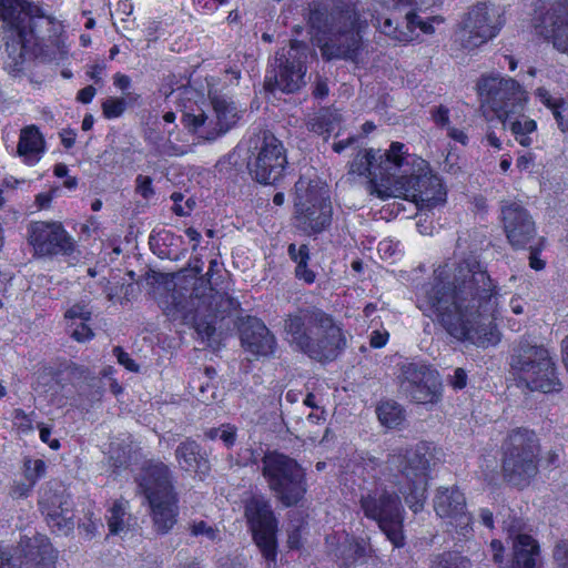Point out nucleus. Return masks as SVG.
I'll return each mask as SVG.
<instances>
[{
	"label": "nucleus",
	"mask_w": 568,
	"mask_h": 568,
	"mask_svg": "<svg viewBox=\"0 0 568 568\" xmlns=\"http://www.w3.org/2000/svg\"><path fill=\"white\" fill-rule=\"evenodd\" d=\"M434 509L445 519L446 530L456 541H464L473 536V516L467 511L464 493L457 487L437 489Z\"/></svg>",
	"instance_id": "4468645a"
},
{
	"label": "nucleus",
	"mask_w": 568,
	"mask_h": 568,
	"mask_svg": "<svg viewBox=\"0 0 568 568\" xmlns=\"http://www.w3.org/2000/svg\"><path fill=\"white\" fill-rule=\"evenodd\" d=\"M288 255L296 263V265L308 262L310 253L307 245L303 244L298 247L295 244H290L288 246Z\"/></svg>",
	"instance_id": "5fc2aeb1"
},
{
	"label": "nucleus",
	"mask_w": 568,
	"mask_h": 568,
	"mask_svg": "<svg viewBox=\"0 0 568 568\" xmlns=\"http://www.w3.org/2000/svg\"><path fill=\"white\" fill-rule=\"evenodd\" d=\"M296 276L304 280L306 283H313L315 280L314 273L307 268V262L296 265Z\"/></svg>",
	"instance_id": "338daca9"
},
{
	"label": "nucleus",
	"mask_w": 568,
	"mask_h": 568,
	"mask_svg": "<svg viewBox=\"0 0 568 568\" xmlns=\"http://www.w3.org/2000/svg\"><path fill=\"white\" fill-rule=\"evenodd\" d=\"M0 21L2 31L16 28L17 24H31V19L22 13L14 0H0Z\"/></svg>",
	"instance_id": "4c0bfd02"
},
{
	"label": "nucleus",
	"mask_w": 568,
	"mask_h": 568,
	"mask_svg": "<svg viewBox=\"0 0 568 568\" xmlns=\"http://www.w3.org/2000/svg\"><path fill=\"white\" fill-rule=\"evenodd\" d=\"M40 438L43 443L48 444L52 449H58L60 443L58 439H51V428L41 424L39 425Z\"/></svg>",
	"instance_id": "0e129e2a"
},
{
	"label": "nucleus",
	"mask_w": 568,
	"mask_h": 568,
	"mask_svg": "<svg viewBox=\"0 0 568 568\" xmlns=\"http://www.w3.org/2000/svg\"><path fill=\"white\" fill-rule=\"evenodd\" d=\"M257 465L268 489L284 507L296 506L307 491L305 469L288 455L276 450L265 453Z\"/></svg>",
	"instance_id": "423d86ee"
},
{
	"label": "nucleus",
	"mask_w": 568,
	"mask_h": 568,
	"mask_svg": "<svg viewBox=\"0 0 568 568\" xmlns=\"http://www.w3.org/2000/svg\"><path fill=\"white\" fill-rule=\"evenodd\" d=\"M552 557L557 568H568V540L564 539L555 545Z\"/></svg>",
	"instance_id": "09e8293b"
},
{
	"label": "nucleus",
	"mask_w": 568,
	"mask_h": 568,
	"mask_svg": "<svg viewBox=\"0 0 568 568\" xmlns=\"http://www.w3.org/2000/svg\"><path fill=\"white\" fill-rule=\"evenodd\" d=\"M355 164L353 162L348 163V171L345 175H343L339 181L336 183V187L341 191H352L354 185V174H355Z\"/></svg>",
	"instance_id": "13d9d810"
},
{
	"label": "nucleus",
	"mask_w": 568,
	"mask_h": 568,
	"mask_svg": "<svg viewBox=\"0 0 568 568\" xmlns=\"http://www.w3.org/2000/svg\"><path fill=\"white\" fill-rule=\"evenodd\" d=\"M27 241L37 257L71 256L77 250L74 239L59 221L31 222Z\"/></svg>",
	"instance_id": "2eb2a0df"
},
{
	"label": "nucleus",
	"mask_w": 568,
	"mask_h": 568,
	"mask_svg": "<svg viewBox=\"0 0 568 568\" xmlns=\"http://www.w3.org/2000/svg\"><path fill=\"white\" fill-rule=\"evenodd\" d=\"M190 532L194 537H204L210 541L220 540L219 529L204 520H194L190 524Z\"/></svg>",
	"instance_id": "a18cd8bd"
},
{
	"label": "nucleus",
	"mask_w": 568,
	"mask_h": 568,
	"mask_svg": "<svg viewBox=\"0 0 568 568\" xmlns=\"http://www.w3.org/2000/svg\"><path fill=\"white\" fill-rule=\"evenodd\" d=\"M172 132H169V139L163 144V153L169 156H180L189 153L191 151V146L189 144H175L171 141Z\"/></svg>",
	"instance_id": "3c124183"
},
{
	"label": "nucleus",
	"mask_w": 568,
	"mask_h": 568,
	"mask_svg": "<svg viewBox=\"0 0 568 568\" xmlns=\"http://www.w3.org/2000/svg\"><path fill=\"white\" fill-rule=\"evenodd\" d=\"M239 331L241 344L246 352L265 357L274 354L275 336L261 320L248 316L241 322Z\"/></svg>",
	"instance_id": "4be33fe9"
},
{
	"label": "nucleus",
	"mask_w": 568,
	"mask_h": 568,
	"mask_svg": "<svg viewBox=\"0 0 568 568\" xmlns=\"http://www.w3.org/2000/svg\"><path fill=\"white\" fill-rule=\"evenodd\" d=\"M477 92L499 121L516 111H524L528 100L527 92L511 78L481 77L477 83Z\"/></svg>",
	"instance_id": "f8f14e48"
},
{
	"label": "nucleus",
	"mask_w": 568,
	"mask_h": 568,
	"mask_svg": "<svg viewBox=\"0 0 568 568\" xmlns=\"http://www.w3.org/2000/svg\"><path fill=\"white\" fill-rule=\"evenodd\" d=\"M39 505L43 515L64 509L65 507H73L71 497L64 489H45L41 495Z\"/></svg>",
	"instance_id": "c9c22d12"
},
{
	"label": "nucleus",
	"mask_w": 568,
	"mask_h": 568,
	"mask_svg": "<svg viewBox=\"0 0 568 568\" xmlns=\"http://www.w3.org/2000/svg\"><path fill=\"white\" fill-rule=\"evenodd\" d=\"M17 152L29 164L39 162L44 152V139L36 125L21 130Z\"/></svg>",
	"instance_id": "7c9ffc66"
},
{
	"label": "nucleus",
	"mask_w": 568,
	"mask_h": 568,
	"mask_svg": "<svg viewBox=\"0 0 568 568\" xmlns=\"http://www.w3.org/2000/svg\"><path fill=\"white\" fill-rule=\"evenodd\" d=\"M400 389L417 404H435L442 397L439 375L429 366L407 363L398 375Z\"/></svg>",
	"instance_id": "a211bd4d"
},
{
	"label": "nucleus",
	"mask_w": 568,
	"mask_h": 568,
	"mask_svg": "<svg viewBox=\"0 0 568 568\" xmlns=\"http://www.w3.org/2000/svg\"><path fill=\"white\" fill-rule=\"evenodd\" d=\"M247 145V170L252 179L261 184L282 180L288 163L282 141L271 131L260 130L248 138Z\"/></svg>",
	"instance_id": "9d476101"
},
{
	"label": "nucleus",
	"mask_w": 568,
	"mask_h": 568,
	"mask_svg": "<svg viewBox=\"0 0 568 568\" xmlns=\"http://www.w3.org/2000/svg\"><path fill=\"white\" fill-rule=\"evenodd\" d=\"M134 480L146 501L176 495L170 467L159 459L145 460Z\"/></svg>",
	"instance_id": "6ab92c4d"
},
{
	"label": "nucleus",
	"mask_w": 568,
	"mask_h": 568,
	"mask_svg": "<svg viewBox=\"0 0 568 568\" xmlns=\"http://www.w3.org/2000/svg\"><path fill=\"white\" fill-rule=\"evenodd\" d=\"M295 209L296 226L308 235L320 233L331 224L332 204L321 206L297 203Z\"/></svg>",
	"instance_id": "393cba45"
},
{
	"label": "nucleus",
	"mask_w": 568,
	"mask_h": 568,
	"mask_svg": "<svg viewBox=\"0 0 568 568\" xmlns=\"http://www.w3.org/2000/svg\"><path fill=\"white\" fill-rule=\"evenodd\" d=\"M178 501V495L148 501L153 526L159 534L169 532L176 524Z\"/></svg>",
	"instance_id": "cd10ccee"
},
{
	"label": "nucleus",
	"mask_w": 568,
	"mask_h": 568,
	"mask_svg": "<svg viewBox=\"0 0 568 568\" xmlns=\"http://www.w3.org/2000/svg\"><path fill=\"white\" fill-rule=\"evenodd\" d=\"M504 129H509L515 140L523 146L531 145L532 135L537 131V123L535 120L524 114V111H516L515 114H509L507 119L500 121Z\"/></svg>",
	"instance_id": "473e14b6"
},
{
	"label": "nucleus",
	"mask_w": 568,
	"mask_h": 568,
	"mask_svg": "<svg viewBox=\"0 0 568 568\" xmlns=\"http://www.w3.org/2000/svg\"><path fill=\"white\" fill-rule=\"evenodd\" d=\"M430 114H432L433 121L438 126L444 128V126L448 125V123H449V110H448V108H446L444 105H439L437 108H434L430 111Z\"/></svg>",
	"instance_id": "bf43d9fd"
},
{
	"label": "nucleus",
	"mask_w": 568,
	"mask_h": 568,
	"mask_svg": "<svg viewBox=\"0 0 568 568\" xmlns=\"http://www.w3.org/2000/svg\"><path fill=\"white\" fill-rule=\"evenodd\" d=\"M130 515L128 514V501L115 500L106 516L109 531L112 535H120L129 529Z\"/></svg>",
	"instance_id": "e433bc0d"
},
{
	"label": "nucleus",
	"mask_w": 568,
	"mask_h": 568,
	"mask_svg": "<svg viewBox=\"0 0 568 568\" xmlns=\"http://www.w3.org/2000/svg\"><path fill=\"white\" fill-rule=\"evenodd\" d=\"M113 353L118 362L123 365L130 372H138L139 365L130 357V355L123 351L120 346L114 347Z\"/></svg>",
	"instance_id": "4d7b16f0"
},
{
	"label": "nucleus",
	"mask_w": 568,
	"mask_h": 568,
	"mask_svg": "<svg viewBox=\"0 0 568 568\" xmlns=\"http://www.w3.org/2000/svg\"><path fill=\"white\" fill-rule=\"evenodd\" d=\"M32 39L31 24H17L16 28H10L8 31H2V40L4 42V50L11 62L8 63L9 72L14 73L20 70L23 62V50L26 44Z\"/></svg>",
	"instance_id": "a878e982"
},
{
	"label": "nucleus",
	"mask_w": 568,
	"mask_h": 568,
	"mask_svg": "<svg viewBox=\"0 0 568 568\" xmlns=\"http://www.w3.org/2000/svg\"><path fill=\"white\" fill-rule=\"evenodd\" d=\"M33 469H31V462H28L27 464V478H36V481L44 474L45 471V464L41 459H37L33 463Z\"/></svg>",
	"instance_id": "e2e57ef3"
},
{
	"label": "nucleus",
	"mask_w": 568,
	"mask_h": 568,
	"mask_svg": "<svg viewBox=\"0 0 568 568\" xmlns=\"http://www.w3.org/2000/svg\"><path fill=\"white\" fill-rule=\"evenodd\" d=\"M36 484V478H27V481L23 483H14L11 487V496L13 498H23L29 495L33 485Z\"/></svg>",
	"instance_id": "6e6d98bb"
},
{
	"label": "nucleus",
	"mask_w": 568,
	"mask_h": 568,
	"mask_svg": "<svg viewBox=\"0 0 568 568\" xmlns=\"http://www.w3.org/2000/svg\"><path fill=\"white\" fill-rule=\"evenodd\" d=\"M244 516L256 546L270 566L276 559L277 530V520L270 499L262 494L250 496L244 500Z\"/></svg>",
	"instance_id": "ddd939ff"
},
{
	"label": "nucleus",
	"mask_w": 568,
	"mask_h": 568,
	"mask_svg": "<svg viewBox=\"0 0 568 568\" xmlns=\"http://www.w3.org/2000/svg\"><path fill=\"white\" fill-rule=\"evenodd\" d=\"M404 144L393 142L390 149L365 152L357 173L367 174L366 189L369 194L388 197L412 199L423 207L433 209L446 202V190L442 180L428 172L425 161L404 151Z\"/></svg>",
	"instance_id": "f03ea898"
},
{
	"label": "nucleus",
	"mask_w": 568,
	"mask_h": 568,
	"mask_svg": "<svg viewBox=\"0 0 568 568\" xmlns=\"http://www.w3.org/2000/svg\"><path fill=\"white\" fill-rule=\"evenodd\" d=\"M503 475L511 485L527 486L538 471L539 442L527 428L513 429L504 445Z\"/></svg>",
	"instance_id": "1a4fd4ad"
},
{
	"label": "nucleus",
	"mask_w": 568,
	"mask_h": 568,
	"mask_svg": "<svg viewBox=\"0 0 568 568\" xmlns=\"http://www.w3.org/2000/svg\"><path fill=\"white\" fill-rule=\"evenodd\" d=\"M341 120V114L336 110L323 108L307 116L306 128L318 135H325L338 126Z\"/></svg>",
	"instance_id": "72a5a7b5"
},
{
	"label": "nucleus",
	"mask_w": 568,
	"mask_h": 568,
	"mask_svg": "<svg viewBox=\"0 0 568 568\" xmlns=\"http://www.w3.org/2000/svg\"><path fill=\"white\" fill-rule=\"evenodd\" d=\"M131 459V447L124 440L112 442L109 448V462L114 468L125 467Z\"/></svg>",
	"instance_id": "37998d69"
},
{
	"label": "nucleus",
	"mask_w": 568,
	"mask_h": 568,
	"mask_svg": "<svg viewBox=\"0 0 568 568\" xmlns=\"http://www.w3.org/2000/svg\"><path fill=\"white\" fill-rule=\"evenodd\" d=\"M508 537L513 540V560L510 568H536L539 560V545L530 536L523 532L518 520L505 523Z\"/></svg>",
	"instance_id": "5701e85b"
},
{
	"label": "nucleus",
	"mask_w": 568,
	"mask_h": 568,
	"mask_svg": "<svg viewBox=\"0 0 568 568\" xmlns=\"http://www.w3.org/2000/svg\"><path fill=\"white\" fill-rule=\"evenodd\" d=\"M135 190L145 200L153 195L152 180L146 175H138L135 179Z\"/></svg>",
	"instance_id": "864d4df0"
},
{
	"label": "nucleus",
	"mask_w": 568,
	"mask_h": 568,
	"mask_svg": "<svg viewBox=\"0 0 568 568\" xmlns=\"http://www.w3.org/2000/svg\"><path fill=\"white\" fill-rule=\"evenodd\" d=\"M204 437L210 440L221 439L230 448L236 440V428L230 424H224L216 428L205 430Z\"/></svg>",
	"instance_id": "c03bdc74"
},
{
	"label": "nucleus",
	"mask_w": 568,
	"mask_h": 568,
	"mask_svg": "<svg viewBox=\"0 0 568 568\" xmlns=\"http://www.w3.org/2000/svg\"><path fill=\"white\" fill-rule=\"evenodd\" d=\"M497 296V286L486 268L475 257H468L452 272L446 266L438 267L417 306L453 338L486 348L500 341L495 323Z\"/></svg>",
	"instance_id": "f257e3e1"
},
{
	"label": "nucleus",
	"mask_w": 568,
	"mask_h": 568,
	"mask_svg": "<svg viewBox=\"0 0 568 568\" xmlns=\"http://www.w3.org/2000/svg\"><path fill=\"white\" fill-rule=\"evenodd\" d=\"M175 458L182 469L194 471L201 477L206 476L211 469L206 454L200 444L191 438H186L178 445Z\"/></svg>",
	"instance_id": "bb28decb"
},
{
	"label": "nucleus",
	"mask_w": 568,
	"mask_h": 568,
	"mask_svg": "<svg viewBox=\"0 0 568 568\" xmlns=\"http://www.w3.org/2000/svg\"><path fill=\"white\" fill-rule=\"evenodd\" d=\"M182 122L185 128L205 141H214L224 134L222 128L217 125L213 112L211 114L203 111H200L197 114L185 113Z\"/></svg>",
	"instance_id": "c756f323"
},
{
	"label": "nucleus",
	"mask_w": 568,
	"mask_h": 568,
	"mask_svg": "<svg viewBox=\"0 0 568 568\" xmlns=\"http://www.w3.org/2000/svg\"><path fill=\"white\" fill-rule=\"evenodd\" d=\"M126 103L122 98H108L102 103L103 115L106 119L119 118L123 114Z\"/></svg>",
	"instance_id": "49530a36"
},
{
	"label": "nucleus",
	"mask_w": 568,
	"mask_h": 568,
	"mask_svg": "<svg viewBox=\"0 0 568 568\" xmlns=\"http://www.w3.org/2000/svg\"><path fill=\"white\" fill-rule=\"evenodd\" d=\"M536 94L540 102L552 111L559 129L562 132H566V130H568V123L565 122L564 116L560 113V108L564 105V101L561 99L554 98L549 91L544 88L537 89Z\"/></svg>",
	"instance_id": "a19ab883"
},
{
	"label": "nucleus",
	"mask_w": 568,
	"mask_h": 568,
	"mask_svg": "<svg viewBox=\"0 0 568 568\" xmlns=\"http://www.w3.org/2000/svg\"><path fill=\"white\" fill-rule=\"evenodd\" d=\"M295 205L297 203L321 206H324V204H331L327 187L320 179L301 176L295 183Z\"/></svg>",
	"instance_id": "c85d7f7f"
},
{
	"label": "nucleus",
	"mask_w": 568,
	"mask_h": 568,
	"mask_svg": "<svg viewBox=\"0 0 568 568\" xmlns=\"http://www.w3.org/2000/svg\"><path fill=\"white\" fill-rule=\"evenodd\" d=\"M48 525L50 528L59 534L67 536L71 531H73L74 528V515H73V507L64 508L54 513H49L48 515H44Z\"/></svg>",
	"instance_id": "58836bf2"
},
{
	"label": "nucleus",
	"mask_w": 568,
	"mask_h": 568,
	"mask_svg": "<svg viewBox=\"0 0 568 568\" xmlns=\"http://www.w3.org/2000/svg\"><path fill=\"white\" fill-rule=\"evenodd\" d=\"M229 0H194V4L206 13H212L219 7L225 6Z\"/></svg>",
	"instance_id": "680f3d73"
},
{
	"label": "nucleus",
	"mask_w": 568,
	"mask_h": 568,
	"mask_svg": "<svg viewBox=\"0 0 568 568\" xmlns=\"http://www.w3.org/2000/svg\"><path fill=\"white\" fill-rule=\"evenodd\" d=\"M220 271L221 264L212 260L205 274L207 292L192 294L187 300H174L165 310L166 316L172 321L192 325L203 341H210L214 335L217 317L224 318L240 306L235 298L214 287L216 283L213 282V276Z\"/></svg>",
	"instance_id": "20e7f679"
},
{
	"label": "nucleus",
	"mask_w": 568,
	"mask_h": 568,
	"mask_svg": "<svg viewBox=\"0 0 568 568\" xmlns=\"http://www.w3.org/2000/svg\"><path fill=\"white\" fill-rule=\"evenodd\" d=\"M516 385L524 392L555 393L561 389L555 363L548 351L528 342H520L510 361Z\"/></svg>",
	"instance_id": "0eeeda50"
},
{
	"label": "nucleus",
	"mask_w": 568,
	"mask_h": 568,
	"mask_svg": "<svg viewBox=\"0 0 568 568\" xmlns=\"http://www.w3.org/2000/svg\"><path fill=\"white\" fill-rule=\"evenodd\" d=\"M417 23L415 11L407 12L402 21L397 18H385L379 23L381 31L388 38L407 43L417 39L418 33H414L413 24Z\"/></svg>",
	"instance_id": "2f4dec72"
},
{
	"label": "nucleus",
	"mask_w": 568,
	"mask_h": 568,
	"mask_svg": "<svg viewBox=\"0 0 568 568\" xmlns=\"http://www.w3.org/2000/svg\"><path fill=\"white\" fill-rule=\"evenodd\" d=\"M23 555L19 547L17 548V556L8 548L0 547V568H22Z\"/></svg>",
	"instance_id": "de8ad7c7"
},
{
	"label": "nucleus",
	"mask_w": 568,
	"mask_h": 568,
	"mask_svg": "<svg viewBox=\"0 0 568 568\" xmlns=\"http://www.w3.org/2000/svg\"><path fill=\"white\" fill-rule=\"evenodd\" d=\"M213 113L217 121V125L226 133L237 121V109L233 102H229L223 98H214L212 100Z\"/></svg>",
	"instance_id": "f704fd0d"
},
{
	"label": "nucleus",
	"mask_w": 568,
	"mask_h": 568,
	"mask_svg": "<svg viewBox=\"0 0 568 568\" xmlns=\"http://www.w3.org/2000/svg\"><path fill=\"white\" fill-rule=\"evenodd\" d=\"M504 20L499 8L486 2L473 6L462 20L460 43L467 50H473L499 32Z\"/></svg>",
	"instance_id": "f3484780"
},
{
	"label": "nucleus",
	"mask_w": 568,
	"mask_h": 568,
	"mask_svg": "<svg viewBox=\"0 0 568 568\" xmlns=\"http://www.w3.org/2000/svg\"><path fill=\"white\" fill-rule=\"evenodd\" d=\"M376 414L382 423L387 428H396L405 420V413L403 408L395 402L382 403L376 408Z\"/></svg>",
	"instance_id": "ea45409f"
},
{
	"label": "nucleus",
	"mask_w": 568,
	"mask_h": 568,
	"mask_svg": "<svg viewBox=\"0 0 568 568\" xmlns=\"http://www.w3.org/2000/svg\"><path fill=\"white\" fill-rule=\"evenodd\" d=\"M26 568H55V557L48 539L42 535L24 537L19 541Z\"/></svg>",
	"instance_id": "b1692460"
},
{
	"label": "nucleus",
	"mask_w": 568,
	"mask_h": 568,
	"mask_svg": "<svg viewBox=\"0 0 568 568\" xmlns=\"http://www.w3.org/2000/svg\"><path fill=\"white\" fill-rule=\"evenodd\" d=\"M327 0H312L306 9V20L315 34L324 59H355V11H329Z\"/></svg>",
	"instance_id": "39448f33"
},
{
	"label": "nucleus",
	"mask_w": 568,
	"mask_h": 568,
	"mask_svg": "<svg viewBox=\"0 0 568 568\" xmlns=\"http://www.w3.org/2000/svg\"><path fill=\"white\" fill-rule=\"evenodd\" d=\"M284 332L292 345L318 362L335 359L346 344L333 317L317 307L290 314L284 323Z\"/></svg>",
	"instance_id": "7ed1b4c3"
},
{
	"label": "nucleus",
	"mask_w": 568,
	"mask_h": 568,
	"mask_svg": "<svg viewBox=\"0 0 568 568\" xmlns=\"http://www.w3.org/2000/svg\"><path fill=\"white\" fill-rule=\"evenodd\" d=\"M535 30L551 41L556 50L568 54V0L551 3L536 18Z\"/></svg>",
	"instance_id": "aec40b11"
},
{
	"label": "nucleus",
	"mask_w": 568,
	"mask_h": 568,
	"mask_svg": "<svg viewBox=\"0 0 568 568\" xmlns=\"http://www.w3.org/2000/svg\"><path fill=\"white\" fill-rule=\"evenodd\" d=\"M387 339H388L387 332H381L378 329H374L369 337V344L372 347L378 348V347H383L386 344Z\"/></svg>",
	"instance_id": "69168bd1"
},
{
	"label": "nucleus",
	"mask_w": 568,
	"mask_h": 568,
	"mask_svg": "<svg viewBox=\"0 0 568 568\" xmlns=\"http://www.w3.org/2000/svg\"><path fill=\"white\" fill-rule=\"evenodd\" d=\"M308 45L303 41L292 40L290 49L277 51L266 72L264 87L270 92L280 90L293 93L305 84Z\"/></svg>",
	"instance_id": "9b49d317"
},
{
	"label": "nucleus",
	"mask_w": 568,
	"mask_h": 568,
	"mask_svg": "<svg viewBox=\"0 0 568 568\" xmlns=\"http://www.w3.org/2000/svg\"><path fill=\"white\" fill-rule=\"evenodd\" d=\"M92 329L85 324V322H81L79 326L71 331V337L78 342H85L93 337Z\"/></svg>",
	"instance_id": "052dcab7"
},
{
	"label": "nucleus",
	"mask_w": 568,
	"mask_h": 568,
	"mask_svg": "<svg viewBox=\"0 0 568 568\" xmlns=\"http://www.w3.org/2000/svg\"><path fill=\"white\" fill-rule=\"evenodd\" d=\"M434 460L433 447L420 442L412 448L398 449L388 457L390 469H396L407 480V490H402L408 507L418 513L426 499L428 471Z\"/></svg>",
	"instance_id": "6e6552de"
},
{
	"label": "nucleus",
	"mask_w": 568,
	"mask_h": 568,
	"mask_svg": "<svg viewBox=\"0 0 568 568\" xmlns=\"http://www.w3.org/2000/svg\"><path fill=\"white\" fill-rule=\"evenodd\" d=\"M361 503L364 514L377 521L378 527L394 547H403L405 545L403 532L404 510L399 498L394 494L384 491L378 496L362 497Z\"/></svg>",
	"instance_id": "dca6fc26"
},
{
	"label": "nucleus",
	"mask_w": 568,
	"mask_h": 568,
	"mask_svg": "<svg viewBox=\"0 0 568 568\" xmlns=\"http://www.w3.org/2000/svg\"><path fill=\"white\" fill-rule=\"evenodd\" d=\"M415 18L417 20V23L415 22L413 24L414 33H417L416 30L419 29L425 34H433L435 32V29L433 27L434 22L442 23L443 18L440 17H432L428 20H423L416 12Z\"/></svg>",
	"instance_id": "603ef678"
},
{
	"label": "nucleus",
	"mask_w": 568,
	"mask_h": 568,
	"mask_svg": "<svg viewBox=\"0 0 568 568\" xmlns=\"http://www.w3.org/2000/svg\"><path fill=\"white\" fill-rule=\"evenodd\" d=\"M95 93H97L95 88L92 85H88L78 92L77 101H79L80 103H83V104H88L93 100Z\"/></svg>",
	"instance_id": "774afa93"
},
{
	"label": "nucleus",
	"mask_w": 568,
	"mask_h": 568,
	"mask_svg": "<svg viewBox=\"0 0 568 568\" xmlns=\"http://www.w3.org/2000/svg\"><path fill=\"white\" fill-rule=\"evenodd\" d=\"M501 219L508 242L515 248L526 247L536 235L535 222L528 211L516 202L501 207Z\"/></svg>",
	"instance_id": "412c9836"
},
{
	"label": "nucleus",
	"mask_w": 568,
	"mask_h": 568,
	"mask_svg": "<svg viewBox=\"0 0 568 568\" xmlns=\"http://www.w3.org/2000/svg\"><path fill=\"white\" fill-rule=\"evenodd\" d=\"M65 318L88 322L91 318V311L85 304H74L65 312Z\"/></svg>",
	"instance_id": "8fccbe9b"
},
{
	"label": "nucleus",
	"mask_w": 568,
	"mask_h": 568,
	"mask_svg": "<svg viewBox=\"0 0 568 568\" xmlns=\"http://www.w3.org/2000/svg\"><path fill=\"white\" fill-rule=\"evenodd\" d=\"M429 568H473V565L467 557L455 552H445L435 556Z\"/></svg>",
	"instance_id": "79ce46f5"
}]
</instances>
